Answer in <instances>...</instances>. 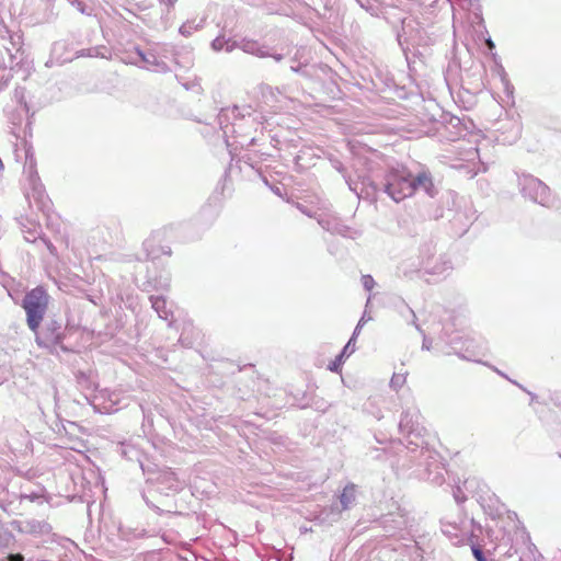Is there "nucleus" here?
<instances>
[{
    "label": "nucleus",
    "instance_id": "f257e3e1",
    "mask_svg": "<svg viewBox=\"0 0 561 561\" xmlns=\"http://www.w3.org/2000/svg\"><path fill=\"white\" fill-rule=\"evenodd\" d=\"M49 296L42 287L32 289L23 299L22 307L26 313L27 327L35 333L46 314Z\"/></svg>",
    "mask_w": 561,
    "mask_h": 561
},
{
    "label": "nucleus",
    "instance_id": "f03ea898",
    "mask_svg": "<svg viewBox=\"0 0 561 561\" xmlns=\"http://www.w3.org/2000/svg\"><path fill=\"white\" fill-rule=\"evenodd\" d=\"M386 192L394 202H401L413 195L414 186L411 184V174L392 171L387 175Z\"/></svg>",
    "mask_w": 561,
    "mask_h": 561
},
{
    "label": "nucleus",
    "instance_id": "7ed1b4c3",
    "mask_svg": "<svg viewBox=\"0 0 561 561\" xmlns=\"http://www.w3.org/2000/svg\"><path fill=\"white\" fill-rule=\"evenodd\" d=\"M411 184L414 186V191L417 188H422L430 196H434L435 194L433 180L428 172H422L414 180L411 179Z\"/></svg>",
    "mask_w": 561,
    "mask_h": 561
},
{
    "label": "nucleus",
    "instance_id": "20e7f679",
    "mask_svg": "<svg viewBox=\"0 0 561 561\" xmlns=\"http://www.w3.org/2000/svg\"><path fill=\"white\" fill-rule=\"evenodd\" d=\"M354 500H355V486L353 484L345 486L340 496V502H341L342 508L343 510L348 508L350 504H352L354 502Z\"/></svg>",
    "mask_w": 561,
    "mask_h": 561
},
{
    "label": "nucleus",
    "instance_id": "39448f33",
    "mask_svg": "<svg viewBox=\"0 0 561 561\" xmlns=\"http://www.w3.org/2000/svg\"><path fill=\"white\" fill-rule=\"evenodd\" d=\"M362 322H363V319L359 321V323L357 324V327L355 329L353 336L351 337L348 343L345 345L342 353L339 355L340 359H343V357H345V356H350V354H352L354 352V348L352 347V343L354 341L355 334L357 333V331L359 330V328L362 325Z\"/></svg>",
    "mask_w": 561,
    "mask_h": 561
},
{
    "label": "nucleus",
    "instance_id": "423d86ee",
    "mask_svg": "<svg viewBox=\"0 0 561 561\" xmlns=\"http://www.w3.org/2000/svg\"><path fill=\"white\" fill-rule=\"evenodd\" d=\"M243 50H244L245 53L256 54V55H259V56H261V57H264V56H265V54L261 53L260 50H257V49L255 48V44H254V43H245V44L243 45Z\"/></svg>",
    "mask_w": 561,
    "mask_h": 561
},
{
    "label": "nucleus",
    "instance_id": "0eeeda50",
    "mask_svg": "<svg viewBox=\"0 0 561 561\" xmlns=\"http://www.w3.org/2000/svg\"><path fill=\"white\" fill-rule=\"evenodd\" d=\"M363 285L367 290H370L375 285L374 278L370 275L363 276Z\"/></svg>",
    "mask_w": 561,
    "mask_h": 561
},
{
    "label": "nucleus",
    "instance_id": "6e6552de",
    "mask_svg": "<svg viewBox=\"0 0 561 561\" xmlns=\"http://www.w3.org/2000/svg\"><path fill=\"white\" fill-rule=\"evenodd\" d=\"M404 382V377L403 376H400V375H394L391 379V385L392 386H401L402 383Z\"/></svg>",
    "mask_w": 561,
    "mask_h": 561
},
{
    "label": "nucleus",
    "instance_id": "1a4fd4ad",
    "mask_svg": "<svg viewBox=\"0 0 561 561\" xmlns=\"http://www.w3.org/2000/svg\"><path fill=\"white\" fill-rule=\"evenodd\" d=\"M341 363H342V359H340L337 356L336 359L329 366L330 370L337 371Z\"/></svg>",
    "mask_w": 561,
    "mask_h": 561
},
{
    "label": "nucleus",
    "instance_id": "9d476101",
    "mask_svg": "<svg viewBox=\"0 0 561 561\" xmlns=\"http://www.w3.org/2000/svg\"><path fill=\"white\" fill-rule=\"evenodd\" d=\"M8 560L9 561H23L24 560V557L20 553H16V554H10L8 557Z\"/></svg>",
    "mask_w": 561,
    "mask_h": 561
},
{
    "label": "nucleus",
    "instance_id": "9b49d317",
    "mask_svg": "<svg viewBox=\"0 0 561 561\" xmlns=\"http://www.w3.org/2000/svg\"><path fill=\"white\" fill-rule=\"evenodd\" d=\"M213 47H214L215 49H220V48H221V42H220V39H219V38H217V39H215V41L213 42Z\"/></svg>",
    "mask_w": 561,
    "mask_h": 561
},
{
    "label": "nucleus",
    "instance_id": "f8f14e48",
    "mask_svg": "<svg viewBox=\"0 0 561 561\" xmlns=\"http://www.w3.org/2000/svg\"><path fill=\"white\" fill-rule=\"evenodd\" d=\"M160 304H164L163 300H160V299H157L154 302H153V307L156 308V310L159 312V308H161V305Z\"/></svg>",
    "mask_w": 561,
    "mask_h": 561
},
{
    "label": "nucleus",
    "instance_id": "ddd939ff",
    "mask_svg": "<svg viewBox=\"0 0 561 561\" xmlns=\"http://www.w3.org/2000/svg\"><path fill=\"white\" fill-rule=\"evenodd\" d=\"M473 553L479 561H482V552L480 550H473Z\"/></svg>",
    "mask_w": 561,
    "mask_h": 561
},
{
    "label": "nucleus",
    "instance_id": "4468645a",
    "mask_svg": "<svg viewBox=\"0 0 561 561\" xmlns=\"http://www.w3.org/2000/svg\"><path fill=\"white\" fill-rule=\"evenodd\" d=\"M273 58L277 61H280L283 59L282 55H274Z\"/></svg>",
    "mask_w": 561,
    "mask_h": 561
},
{
    "label": "nucleus",
    "instance_id": "2eb2a0df",
    "mask_svg": "<svg viewBox=\"0 0 561 561\" xmlns=\"http://www.w3.org/2000/svg\"><path fill=\"white\" fill-rule=\"evenodd\" d=\"M411 312H412V317H413V323H414V324H416V323H415L416 316H415V313L413 312V310H411ZM415 327L419 329V327H417V325H415Z\"/></svg>",
    "mask_w": 561,
    "mask_h": 561
},
{
    "label": "nucleus",
    "instance_id": "dca6fc26",
    "mask_svg": "<svg viewBox=\"0 0 561 561\" xmlns=\"http://www.w3.org/2000/svg\"><path fill=\"white\" fill-rule=\"evenodd\" d=\"M486 43H488V46H489L490 48L494 47V44H493V42H492L491 39H489Z\"/></svg>",
    "mask_w": 561,
    "mask_h": 561
}]
</instances>
